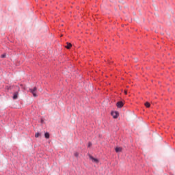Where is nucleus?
I'll list each match as a JSON object with an SVG mask.
<instances>
[{
    "instance_id": "obj_2",
    "label": "nucleus",
    "mask_w": 175,
    "mask_h": 175,
    "mask_svg": "<svg viewBox=\"0 0 175 175\" xmlns=\"http://www.w3.org/2000/svg\"><path fill=\"white\" fill-rule=\"evenodd\" d=\"M90 159H91L92 161V162H94L95 163H99V160H98V159H95L94 158V157L90 155L89 156Z\"/></svg>"
},
{
    "instance_id": "obj_6",
    "label": "nucleus",
    "mask_w": 175,
    "mask_h": 175,
    "mask_svg": "<svg viewBox=\"0 0 175 175\" xmlns=\"http://www.w3.org/2000/svg\"><path fill=\"white\" fill-rule=\"evenodd\" d=\"M18 97V92H16L14 94V96H13V99H17V98Z\"/></svg>"
},
{
    "instance_id": "obj_7",
    "label": "nucleus",
    "mask_w": 175,
    "mask_h": 175,
    "mask_svg": "<svg viewBox=\"0 0 175 175\" xmlns=\"http://www.w3.org/2000/svg\"><path fill=\"white\" fill-rule=\"evenodd\" d=\"M44 136H45L46 139L50 138V134L49 133H45Z\"/></svg>"
},
{
    "instance_id": "obj_10",
    "label": "nucleus",
    "mask_w": 175,
    "mask_h": 175,
    "mask_svg": "<svg viewBox=\"0 0 175 175\" xmlns=\"http://www.w3.org/2000/svg\"><path fill=\"white\" fill-rule=\"evenodd\" d=\"M1 58H6V53L1 55Z\"/></svg>"
},
{
    "instance_id": "obj_5",
    "label": "nucleus",
    "mask_w": 175,
    "mask_h": 175,
    "mask_svg": "<svg viewBox=\"0 0 175 175\" xmlns=\"http://www.w3.org/2000/svg\"><path fill=\"white\" fill-rule=\"evenodd\" d=\"M115 151L116 152H121V151H122V148H121V147H116L115 148Z\"/></svg>"
},
{
    "instance_id": "obj_13",
    "label": "nucleus",
    "mask_w": 175,
    "mask_h": 175,
    "mask_svg": "<svg viewBox=\"0 0 175 175\" xmlns=\"http://www.w3.org/2000/svg\"><path fill=\"white\" fill-rule=\"evenodd\" d=\"M91 146H92V144L91 142L88 143V147H91Z\"/></svg>"
},
{
    "instance_id": "obj_8",
    "label": "nucleus",
    "mask_w": 175,
    "mask_h": 175,
    "mask_svg": "<svg viewBox=\"0 0 175 175\" xmlns=\"http://www.w3.org/2000/svg\"><path fill=\"white\" fill-rule=\"evenodd\" d=\"M66 47L68 49H70V47H72V44L67 42V46H66Z\"/></svg>"
},
{
    "instance_id": "obj_11",
    "label": "nucleus",
    "mask_w": 175,
    "mask_h": 175,
    "mask_svg": "<svg viewBox=\"0 0 175 175\" xmlns=\"http://www.w3.org/2000/svg\"><path fill=\"white\" fill-rule=\"evenodd\" d=\"M39 136H40V133H36L35 135V137H39Z\"/></svg>"
},
{
    "instance_id": "obj_12",
    "label": "nucleus",
    "mask_w": 175,
    "mask_h": 175,
    "mask_svg": "<svg viewBox=\"0 0 175 175\" xmlns=\"http://www.w3.org/2000/svg\"><path fill=\"white\" fill-rule=\"evenodd\" d=\"M74 155H75V157H76L77 158V157H79V152H75L74 153Z\"/></svg>"
},
{
    "instance_id": "obj_14",
    "label": "nucleus",
    "mask_w": 175,
    "mask_h": 175,
    "mask_svg": "<svg viewBox=\"0 0 175 175\" xmlns=\"http://www.w3.org/2000/svg\"><path fill=\"white\" fill-rule=\"evenodd\" d=\"M124 94H125V95H126L128 94V92L126 90H125Z\"/></svg>"
},
{
    "instance_id": "obj_9",
    "label": "nucleus",
    "mask_w": 175,
    "mask_h": 175,
    "mask_svg": "<svg viewBox=\"0 0 175 175\" xmlns=\"http://www.w3.org/2000/svg\"><path fill=\"white\" fill-rule=\"evenodd\" d=\"M145 106H146V107H150V103L146 102V103H145Z\"/></svg>"
},
{
    "instance_id": "obj_1",
    "label": "nucleus",
    "mask_w": 175,
    "mask_h": 175,
    "mask_svg": "<svg viewBox=\"0 0 175 175\" xmlns=\"http://www.w3.org/2000/svg\"><path fill=\"white\" fill-rule=\"evenodd\" d=\"M37 90H38V88L36 87H34L33 89H29V92H31V94H32L34 98H36V96H38V94H36Z\"/></svg>"
},
{
    "instance_id": "obj_3",
    "label": "nucleus",
    "mask_w": 175,
    "mask_h": 175,
    "mask_svg": "<svg viewBox=\"0 0 175 175\" xmlns=\"http://www.w3.org/2000/svg\"><path fill=\"white\" fill-rule=\"evenodd\" d=\"M111 114L113 118H118L119 116L118 112L117 111H112Z\"/></svg>"
},
{
    "instance_id": "obj_4",
    "label": "nucleus",
    "mask_w": 175,
    "mask_h": 175,
    "mask_svg": "<svg viewBox=\"0 0 175 175\" xmlns=\"http://www.w3.org/2000/svg\"><path fill=\"white\" fill-rule=\"evenodd\" d=\"M117 107L121 108L122 106H124V103L122 101H119L116 104Z\"/></svg>"
}]
</instances>
